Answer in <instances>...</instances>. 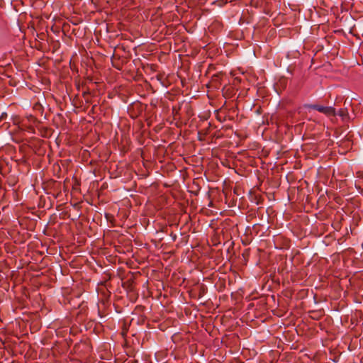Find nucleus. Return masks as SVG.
<instances>
[{
	"label": "nucleus",
	"instance_id": "3",
	"mask_svg": "<svg viewBox=\"0 0 363 363\" xmlns=\"http://www.w3.org/2000/svg\"><path fill=\"white\" fill-rule=\"evenodd\" d=\"M337 114L342 117V118H344L345 117H346L348 114L347 113V109H345V108H340L339 111H338V113Z\"/></svg>",
	"mask_w": 363,
	"mask_h": 363
},
{
	"label": "nucleus",
	"instance_id": "5",
	"mask_svg": "<svg viewBox=\"0 0 363 363\" xmlns=\"http://www.w3.org/2000/svg\"><path fill=\"white\" fill-rule=\"evenodd\" d=\"M125 333H126V332L123 330L121 334H122L123 336H125Z\"/></svg>",
	"mask_w": 363,
	"mask_h": 363
},
{
	"label": "nucleus",
	"instance_id": "2",
	"mask_svg": "<svg viewBox=\"0 0 363 363\" xmlns=\"http://www.w3.org/2000/svg\"><path fill=\"white\" fill-rule=\"evenodd\" d=\"M223 76V74L222 72H219V73H217V74H215L212 76L211 77V80L212 82H216V83H220V81L221 79V77Z\"/></svg>",
	"mask_w": 363,
	"mask_h": 363
},
{
	"label": "nucleus",
	"instance_id": "1",
	"mask_svg": "<svg viewBox=\"0 0 363 363\" xmlns=\"http://www.w3.org/2000/svg\"><path fill=\"white\" fill-rule=\"evenodd\" d=\"M304 107L308 109L316 110L327 116H334L336 115L335 108L332 106H323L318 104H306Z\"/></svg>",
	"mask_w": 363,
	"mask_h": 363
},
{
	"label": "nucleus",
	"instance_id": "4",
	"mask_svg": "<svg viewBox=\"0 0 363 363\" xmlns=\"http://www.w3.org/2000/svg\"><path fill=\"white\" fill-rule=\"evenodd\" d=\"M6 117H7V113H5V112L2 113L1 114V116H0V121H3V120H4V119H6Z\"/></svg>",
	"mask_w": 363,
	"mask_h": 363
}]
</instances>
